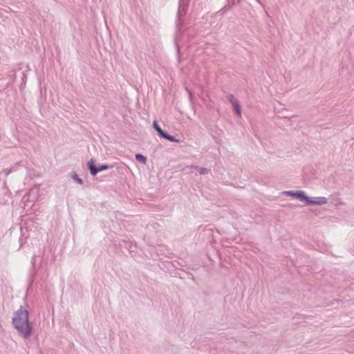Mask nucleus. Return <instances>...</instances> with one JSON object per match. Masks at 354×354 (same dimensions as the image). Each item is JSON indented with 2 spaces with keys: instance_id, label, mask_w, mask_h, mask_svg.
I'll use <instances>...</instances> for the list:
<instances>
[{
  "instance_id": "nucleus-10",
  "label": "nucleus",
  "mask_w": 354,
  "mask_h": 354,
  "mask_svg": "<svg viewBox=\"0 0 354 354\" xmlns=\"http://www.w3.org/2000/svg\"><path fill=\"white\" fill-rule=\"evenodd\" d=\"M153 127H154L155 129H156V128L159 127V126H158V124L156 121L153 122Z\"/></svg>"
},
{
  "instance_id": "nucleus-12",
  "label": "nucleus",
  "mask_w": 354,
  "mask_h": 354,
  "mask_svg": "<svg viewBox=\"0 0 354 354\" xmlns=\"http://www.w3.org/2000/svg\"><path fill=\"white\" fill-rule=\"evenodd\" d=\"M77 182H78L79 183H80V184H82V180H81V179H80V178H77Z\"/></svg>"
},
{
  "instance_id": "nucleus-1",
  "label": "nucleus",
  "mask_w": 354,
  "mask_h": 354,
  "mask_svg": "<svg viewBox=\"0 0 354 354\" xmlns=\"http://www.w3.org/2000/svg\"><path fill=\"white\" fill-rule=\"evenodd\" d=\"M30 71L28 65L24 63L18 64L10 72V80L7 84V88H24L26 86V74Z\"/></svg>"
},
{
  "instance_id": "nucleus-5",
  "label": "nucleus",
  "mask_w": 354,
  "mask_h": 354,
  "mask_svg": "<svg viewBox=\"0 0 354 354\" xmlns=\"http://www.w3.org/2000/svg\"><path fill=\"white\" fill-rule=\"evenodd\" d=\"M88 168L90 169L91 174L93 176H95L97 174V172L109 169V166L106 165H103L97 168L93 165V160H91V161H89V162H88Z\"/></svg>"
},
{
  "instance_id": "nucleus-6",
  "label": "nucleus",
  "mask_w": 354,
  "mask_h": 354,
  "mask_svg": "<svg viewBox=\"0 0 354 354\" xmlns=\"http://www.w3.org/2000/svg\"><path fill=\"white\" fill-rule=\"evenodd\" d=\"M229 100L232 103V105L236 113L238 115V116H241V106L238 103V101L233 96H230Z\"/></svg>"
},
{
  "instance_id": "nucleus-9",
  "label": "nucleus",
  "mask_w": 354,
  "mask_h": 354,
  "mask_svg": "<svg viewBox=\"0 0 354 354\" xmlns=\"http://www.w3.org/2000/svg\"><path fill=\"white\" fill-rule=\"evenodd\" d=\"M227 1L228 3H229V4H231V5H234L235 3H239V2L240 1V0H227ZM257 1L259 3H260V1H259V0H257Z\"/></svg>"
},
{
  "instance_id": "nucleus-11",
  "label": "nucleus",
  "mask_w": 354,
  "mask_h": 354,
  "mask_svg": "<svg viewBox=\"0 0 354 354\" xmlns=\"http://www.w3.org/2000/svg\"><path fill=\"white\" fill-rule=\"evenodd\" d=\"M266 17L267 19H270V16L269 15V14L266 11Z\"/></svg>"
},
{
  "instance_id": "nucleus-2",
  "label": "nucleus",
  "mask_w": 354,
  "mask_h": 354,
  "mask_svg": "<svg viewBox=\"0 0 354 354\" xmlns=\"http://www.w3.org/2000/svg\"><path fill=\"white\" fill-rule=\"evenodd\" d=\"M12 324L19 333L27 339L31 335L32 326L29 322L28 311L21 308L15 312L12 318Z\"/></svg>"
},
{
  "instance_id": "nucleus-7",
  "label": "nucleus",
  "mask_w": 354,
  "mask_h": 354,
  "mask_svg": "<svg viewBox=\"0 0 354 354\" xmlns=\"http://www.w3.org/2000/svg\"><path fill=\"white\" fill-rule=\"evenodd\" d=\"M156 130L157 131V132L158 133L160 136H161L171 142H180L179 140H177L174 137L165 133L160 127L158 128H156Z\"/></svg>"
},
{
  "instance_id": "nucleus-8",
  "label": "nucleus",
  "mask_w": 354,
  "mask_h": 354,
  "mask_svg": "<svg viewBox=\"0 0 354 354\" xmlns=\"http://www.w3.org/2000/svg\"><path fill=\"white\" fill-rule=\"evenodd\" d=\"M136 158L138 161L142 162L143 163L146 162V158L141 154H136Z\"/></svg>"
},
{
  "instance_id": "nucleus-3",
  "label": "nucleus",
  "mask_w": 354,
  "mask_h": 354,
  "mask_svg": "<svg viewBox=\"0 0 354 354\" xmlns=\"http://www.w3.org/2000/svg\"><path fill=\"white\" fill-rule=\"evenodd\" d=\"M288 194L299 198L301 201H305L308 205H324L327 203V199L325 197H318L311 199L306 196L304 192L302 191H299L295 193L288 192Z\"/></svg>"
},
{
  "instance_id": "nucleus-4",
  "label": "nucleus",
  "mask_w": 354,
  "mask_h": 354,
  "mask_svg": "<svg viewBox=\"0 0 354 354\" xmlns=\"http://www.w3.org/2000/svg\"><path fill=\"white\" fill-rule=\"evenodd\" d=\"M189 0H179L177 19L176 21V30H180L181 18L186 15Z\"/></svg>"
}]
</instances>
